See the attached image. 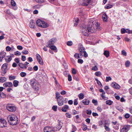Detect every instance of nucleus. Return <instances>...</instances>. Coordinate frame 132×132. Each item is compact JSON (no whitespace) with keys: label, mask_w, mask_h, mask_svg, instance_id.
Instances as JSON below:
<instances>
[{"label":"nucleus","mask_w":132,"mask_h":132,"mask_svg":"<svg viewBox=\"0 0 132 132\" xmlns=\"http://www.w3.org/2000/svg\"><path fill=\"white\" fill-rule=\"evenodd\" d=\"M99 23L91 21L88 23V25H85L82 28V34L85 36H88L90 32H95L96 29L99 28Z\"/></svg>","instance_id":"f257e3e1"},{"label":"nucleus","mask_w":132,"mask_h":132,"mask_svg":"<svg viewBox=\"0 0 132 132\" xmlns=\"http://www.w3.org/2000/svg\"><path fill=\"white\" fill-rule=\"evenodd\" d=\"M7 119L10 124L12 125H16L18 122V119L17 116L14 115L9 116Z\"/></svg>","instance_id":"f03ea898"},{"label":"nucleus","mask_w":132,"mask_h":132,"mask_svg":"<svg viewBox=\"0 0 132 132\" xmlns=\"http://www.w3.org/2000/svg\"><path fill=\"white\" fill-rule=\"evenodd\" d=\"M36 23L38 26L42 28H47L49 26L48 24L46 22L40 19L37 20Z\"/></svg>","instance_id":"7ed1b4c3"},{"label":"nucleus","mask_w":132,"mask_h":132,"mask_svg":"<svg viewBox=\"0 0 132 132\" xmlns=\"http://www.w3.org/2000/svg\"><path fill=\"white\" fill-rule=\"evenodd\" d=\"M30 83L31 86L35 90H38L39 89L38 83L34 79H31L30 80Z\"/></svg>","instance_id":"20e7f679"},{"label":"nucleus","mask_w":132,"mask_h":132,"mask_svg":"<svg viewBox=\"0 0 132 132\" xmlns=\"http://www.w3.org/2000/svg\"><path fill=\"white\" fill-rule=\"evenodd\" d=\"M8 64L7 63L4 64L2 65L1 68L2 71L1 72V75L2 76H4L6 72V69L7 68Z\"/></svg>","instance_id":"39448f33"},{"label":"nucleus","mask_w":132,"mask_h":132,"mask_svg":"<svg viewBox=\"0 0 132 132\" xmlns=\"http://www.w3.org/2000/svg\"><path fill=\"white\" fill-rule=\"evenodd\" d=\"M56 39L55 38H53L51 39L47 42V47H50V46L53 45L56 42Z\"/></svg>","instance_id":"423d86ee"},{"label":"nucleus","mask_w":132,"mask_h":132,"mask_svg":"<svg viewBox=\"0 0 132 132\" xmlns=\"http://www.w3.org/2000/svg\"><path fill=\"white\" fill-rule=\"evenodd\" d=\"M7 109L9 111L12 112L15 111L16 110V108L13 106L11 104H8L6 106Z\"/></svg>","instance_id":"0eeeda50"},{"label":"nucleus","mask_w":132,"mask_h":132,"mask_svg":"<svg viewBox=\"0 0 132 132\" xmlns=\"http://www.w3.org/2000/svg\"><path fill=\"white\" fill-rule=\"evenodd\" d=\"M44 132H55L53 127L50 126H46L44 129Z\"/></svg>","instance_id":"6e6552de"},{"label":"nucleus","mask_w":132,"mask_h":132,"mask_svg":"<svg viewBox=\"0 0 132 132\" xmlns=\"http://www.w3.org/2000/svg\"><path fill=\"white\" fill-rule=\"evenodd\" d=\"M7 126V123L6 121L4 119H0V127H5Z\"/></svg>","instance_id":"1a4fd4ad"},{"label":"nucleus","mask_w":132,"mask_h":132,"mask_svg":"<svg viewBox=\"0 0 132 132\" xmlns=\"http://www.w3.org/2000/svg\"><path fill=\"white\" fill-rule=\"evenodd\" d=\"M91 0H82L80 4L83 6H87L91 2Z\"/></svg>","instance_id":"9d476101"},{"label":"nucleus","mask_w":132,"mask_h":132,"mask_svg":"<svg viewBox=\"0 0 132 132\" xmlns=\"http://www.w3.org/2000/svg\"><path fill=\"white\" fill-rule=\"evenodd\" d=\"M36 57L39 63L41 65L43 64V62L42 59V58L41 56L38 54H36Z\"/></svg>","instance_id":"9b49d317"},{"label":"nucleus","mask_w":132,"mask_h":132,"mask_svg":"<svg viewBox=\"0 0 132 132\" xmlns=\"http://www.w3.org/2000/svg\"><path fill=\"white\" fill-rule=\"evenodd\" d=\"M4 87L5 88L8 87H11L13 86V84L12 82H5L3 84Z\"/></svg>","instance_id":"f8f14e48"},{"label":"nucleus","mask_w":132,"mask_h":132,"mask_svg":"<svg viewBox=\"0 0 132 132\" xmlns=\"http://www.w3.org/2000/svg\"><path fill=\"white\" fill-rule=\"evenodd\" d=\"M111 86L114 88L117 89H119L120 87L119 85L114 82L112 83L111 84Z\"/></svg>","instance_id":"ddd939ff"},{"label":"nucleus","mask_w":132,"mask_h":132,"mask_svg":"<svg viewBox=\"0 0 132 132\" xmlns=\"http://www.w3.org/2000/svg\"><path fill=\"white\" fill-rule=\"evenodd\" d=\"M6 53L4 51H2L0 53V61H2L3 58L5 57Z\"/></svg>","instance_id":"4468645a"},{"label":"nucleus","mask_w":132,"mask_h":132,"mask_svg":"<svg viewBox=\"0 0 132 132\" xmlns=\"http://www.w3.org/2000/svg\"><path fill=\"white\" fill-rule=\"evenodd\" d=\"M128 128V126H125L121 129L120 132H127L129 130Z\"/></svg>","instance_id":"2eb2a0df"},{"label":"nucleus","mask_w":132,"mask_h":132,"mask_svg":"<svg viewBox=\"0 0 132 132\" xmlns=\"http://www.w3.org/2000/svg\"><path fill=\"white\" fill-rule=\"evenodd\" d=\"M57 102L58 104L60 106L62 105L64 103V98L63 97L61 99H57Z\"/></svg>","instance_id":"dca6fc26"},{"label":"nucleus","mask_w":132,"mask_h":132,"mask_svg":"<svg viewBox=\"0 0 132 132\" xmlns=\"http://www.w3.org/2000/svg\"><path fill=\"white\" fill-rule=\"evenodd\" d=\"M69 109V106L67 105H64L62 109V111L64 112H66Z\"/></svg>","instance_id":"f3484780"},{"label":"nucleus","mask_w":132,"mask_h":132,"mask_svg":"<svg viewBox=\"0 0 132 132\" xmlns=\"http://www.w3.org/2000/svg\"><path fill=\"white\" fill-rule=\"evenodd\" d=\"M5 59L6 62H10L12 60V56H7L5 58Z\"/></svg>","instance_id":"a211bd4d"},{"label":"nucleus","mask_w":132,"mask_h":132,"mask_svg":"<svg viewBox=\"0 0 132 132\" xmlns=\"http://www.w3.org/2000/svg\"><path fill=\"white\" fill-rule=\"evenodd\" d=\"M50 47L52 50L54 51L55 52H57V50L56 47L53 45H51L50 47Z\"/></svg>","instance_id":"6ab92c4d"},{"label":"nucleus","mask_w":132,"mask_h":132,"mask_svg":"<svg viewBox=\"0 0 132 132\" xmlns=\"http://www.w3.org/2000/svg\"><path fill=\"white\" fill-rule=\"evenodd\" d=\"M29 26L30 27L34 29L35 28V23H34V21L33 20H31Z\"/></svg>","instance_id":"aec40b11"},{"label":"nucleus","mask_w":132,"mask_h":132,"mask_svg":"<svg viewBox=\"0 0 132 132\" xmlns=\"http://www.w3.org/2000/svg\"><path fill=\"white\" fill-rule=\"evenodd\" d=\"M74 26H76L79 22V19L77 18H75L74 19Z\"/></svg>","instance_id":"412c9836"},{"label":"nucleus","mask_w":132,"mask_h":132,"mask_svg":"<svg viewBox=\"0 0 132 132\" xmlns=\"http://www.w3.org/2000/svg\"><path fill=\"white\" fill-rule=\"evenodd\" d=\"M55 95L57 99H59L60 98L61 99L63 97L62 96H60V93L58 92L56 93Z\"/></svg>","instance_id":"4be33fe9"},{"label":"nucleus","mask_w":132,"mask_h":132,"mask_svg":"<svg viewBox=\"0 0 132 132\" xmlns=\"http://www.w3.org/2000/svg\"><path fill=\"white\" fill-rule=\"evenodd\" d=\"M102 18L104 21L106 22L107 20V16L106 13H104L102 15Z\"/></svg>","instance_id":"5701e85b"},{"label":"nucleus","mask_w":132,"mask_h":132,"mask_svg":"<svg viewBox=\"0 0 132 132\" xmlns=\"http://www.w3.org/2000/svg\"><path fill=\"white\" fill-rule=\"evenodd\" d=\"M82 103L85 105H88L89 103V101L87 100H84L82 101Z\"/></svg>","instance_id":"b1692460"},{"label":"nucleus","mask_w":132,"mask_h":132,"mask_svg":"<svg viewBox=\"0 0 132 132\" xmlns=\"http://www.w3.org/2000/svg\"><path fill=\"white\" fill-rule=\"evenodd\" d=\"M7 79L5 77H0V82L3 83L6 81Z\"/></svg>","instance_id":"393cba45"},{"label":"nucleus","mask_w":132,"mask_h":132,"mask_svg":"<svg viewBox=\"0 0 132 132\" xmlns=\"http://www.w3.org/2000/svg\"><path fill=\"white\" fill-rule=\"evenodd\" d=\"M103 54L107 57H108L109 56V52L108 51H105Z\"/></svg>","instance_id":"a878e982"},{"label":"nucleus","mask_w":132,"mask_h":132,"mask_svg":"<svg viewBox=\"0 0 132 132\" xmlns=\"http://www.w3.org/2000/svg\"><path fill=\"white\" fill-rule=\"evenodd\" d=\"M19 81L16 80H14L13 82V84L14 86L15 87H16L18 85Z\"/></svg>","instance_id":"bb28decb"},{"label":"nucleus","mask_w":132,"mask_h":132,"mask_svg":"<svg viewBox=\"0 0 132 132\" xmlns=\"http://www.w3.org/2000/svg\"><path fill=\"white\" fill-rule=\"evenodd\" d=\"M62 127V126L61 125L60 123V122L59 123L57 126H56V128H57V129L58 130H59Z\"/></svg>","instance_id":"cd10ccee"},{"label":"nucleus","mask_w":132,"mask_h":132,"mask_svg":"<svg viewBox=\"0 0 132 132\" xmlns=\"http://www.w3.org/2000/svg\"><path fill=\"white\" fill-rule=\"evenodd\" d=\"M92 70H94L95 71H96L98 70V68L97 65H95V66L93 67L92 69Z\"/></svg>","instance_id":"c85d7f7f"},{"label":"nucleus","mask_w":132,"mask_h":132,"mask_svg":"<svg viewBox=\"0 0 132 132\" xmlns=\"http://www.w3.org/2000/svg\"><path fill=\"white\" fill-rule=\"evenodd\" d=\"M11 3V5L13 7H15L16 6V3L14 0H12Z\"/></svg>","instance_id":"c756f323"},{"label":"nucleus","mask_w":132,"mask_h":132,"mask_svg":"<svg viewBox=\"0 0 132 132\" xmlns=\"http://www.w3.org/2000/svg\"><path fill=\"white\" fill-rule=\"evenodd\" d=\"M6 96V95L3 92H1V93L0 95V97L2 98H4Z\"/></svg>","instance_id":"7c9ffc66"},{"label":"nucleus","mask_w":132,"mask_h":132,"mask_svg":"<svg viewBox=\"0 0 132 132\" xmlns=\"http://www.w3.org/2000/svg\"><path fill=\"white\" fill-rule=\"evenodd\" d=\"M130 63L129 61H128L126 62L125 65L126 67H129L130 65Z\"/></svg>","instance_id":"2f4dec72"},{"label":"nucleus","mask_w":132,"mask_h":132,"mask_svg":"<svg viewBox=\"0 0 132 132\" xmlns=\"http://www.w3.org/2000/svg\"><path fill=\"white\" fill-rule=\"evenodd\" d=\"M95 74L96 76L98 77H100L101 74L100 71L96 72H95Z\"/></svg>","instance_id":"473e14b6"},{"label":"nucleus","mask_w":132,"mask_h":132,"mask_svg":"<svg viewBox=\"0 0 132 132\" xmlns=\"http://www.w3.org/2000/svg\"><path fill=\"white\" fill-rule=\"evenodd\" d=\"M78 97L79 98L82 99L84 98V95L82 93H80Z\"/></svg>","instance_id":"72a5a7b5"},{"label":"nucleus","mask_w":132,"mask_h":132,"mask_svg":"<svg viewBox=\"0 0 132 132\" xmlns=\"http://www.w3.org/2000/svg\"><path fill=\"white\" fill-rule=\"evenodd\" d=\"M85 48H84L83 46L81 45L80 47L79 48V51H84L85 50Z\"/></svg>","instance_id":"f704fd0d"},{"label":"nucleus","mask_w":132,"mask_h":132,"mask_svg":"<svg viewBox=\"0 0 132 132\" xmlns=\"http://www.w3.org/2000/svg\"><path fill=\"white\" fill-rule=\"evenodd\" d=\"M116 108L117 109L121 112L123 110L119 106H116Z\"/></svg>","instance_id":"c9c22d12"},{"label":"nucleus","mask_w":132,"mask_h":132,"mask_svg":"<svg viewBox=\"0 0 132 132\" xmlns=\"http://www.w3.org/2000/svg\"><path fill=\"white\" fill-rule=\"evenodd\" d=\"M20 74L21 76L22 77H24L26 75V73L24 72H21Z\"/></svg>","instance_id":"e433bc0d"},{"label":"nucleus","mask_w":132,"mask_h":132,"mask_svg":"<svg viewBox=\"0 0 132 132\" xmlns=\"http://www.w3.org/2000/svg\"><path fill=\"white\" fill-rule=\"evenodd\" d=\"M111 79L112 78L110 77H106L105 81L107 82H108L110 80H111Z\"/></svg>","instance_id":"4c0bfd02"},{"label":"nucleus","mask_w":132,"mask_h":132,"mask_svg":"<svg viewBox=\"0 0 132 132\" xmlns=\"http://www.w3.org/2000/svg\"><path fill=\"white\" fill-rule=\"evenodd\" d=\"M15 78V76H10L9 77V79L10 80H12L14 79Z\"/></svg>","instance_id":"58836bf2"},{"label":"nucleus","mask_w":132,"mask_h":132,"mask_svg":"<svg viewBox=\"0 0 132 132\" xmlns=\"http://www.w3.org/2000/svg\"><path fill=\"white\" fill-rule=\"evenodd\" d=\"M37 2L39 3H42L44 2V0H34Z\"/></svg>","instance_id":"ea45409f"},{"label":"nucleus","mask_w":132,"mask_h":132,"mask_svg":"<svg viewBox=\"0 0 132 132\" xmlns=\"http://www.w3.org/2000/svg\"><path fill=\"white\" fill-rule=\"evenodd\" d=\"M104 127H105V129L106 131H110V128L106 125L104 126Z\"/></svg>","instance_id":"a19ab883"},{"label":"nucleus","mask_w":132,"mask_h":132,"mask_svg":"<svg viewBox=\"0 0 132 132\" xmlns=\"http://www.w3.org/2000/svg\"><path fill=\"white\" fill-rule=\"evenodd\" d=\"M121 33L122 34H124L126 32H127V33L128 32V31H127L125 29L123 28L121 29Z\"/></svg>","instance_id":"79ce46f5"},{"label":"nucleus","mask_w":132,"mask_h":132,"mask_svg":"<svg viewBox=\"0 0 132 132\" xmlns=\"http://www.w3.org/2000/svg\"><path fill=\"white\" fill-rule=\"evenodd\" d=\"M57 106L56 105H54L52 107V109L55 111H57Z\"/></svg>","instance_id":"37998d69"},{"label":"nucleus","mask_w":132,"mask_h":132,"mask_svg":"<svg viewBox=\"0 0 132 132\" xmlns=\"http://www.w3.org/2000/svg\"><path fill=\"white\" fill-rule=\"evenodd\" d=\"M21 54V53L19 51H17L15 52L14 54L16 55H20Z\"/></svg>","instance_id":"c03bdc74"},{"label":"nucleus","mask_w":132,"mask_h":132,"mask_svg":"<svg viewBox=\"0 0 132 132\" xmlns=\"http://www.w3.org/2000/svg\"><path fill=\"white\" fill-rule=\"evenodd\" d=\"M106 103L107 104H108L109 105H110L112 104V101L110 100L107 101H106Z\"/></svg>","instance_id":"a18cd8bd"},{"label":"nucleus","mask_w":132,"mask_h":132,"mask_svg":"<svg viewBox=\"0 0 132 132\" xmlns=\"http://www.w3.org/2000/svg\"><path fill=\"white\" fill-rule=\"evenodd\" d=\"M79 54H80L78 53H76L74 55V57L77 59L79 58H80V57L79 55Z\"/></svg>","instance_id":"49530a36"},{"label":"nucleus","mask_w":132,"mask_h":132,"mask_svg":"<svg viewBox=\"0 0 132 132\" xmlns=\"http://www.w3.org/2000/svg\"><path fill=\"white\" fill-rule=\"evenodd\" d=\"M67 44L68 46H71L72 45V42L71 41H68L67 42Z\"/></svg>","instance_id":"de8ad7c7"},{"label":"nucleus","mask_w":132,"mask_h":132,"mask_svg":"<svg viewBox=\"0 0 132 132\" xmlns=\"http://www.w3.org/2000/svg\"><path fill=\"white\" fill-rule=\"evenodd\" d=\"M73 78L77 81H78L79 80V78L77 76L75 75H73Z\"/></svg>","instance_id":"09e8293b"},{"label":"nucleus","mask_w":132,"mask_h":132,"mask_svg":"<svg viewBox=\"0 0 132 132\" xmlns=\"http://www.w3.org/2000/svg\"><path fill=\"white\" fill-rule=\"evenodd\" d=\"M6 49V51L8 52L9 51L11 50V48L9 46H7Z\"/></svg>","instance_id":"8fccbe9b"},{"label":"nucleus","mask_w":132,"mask_h":132,"mask_svg":"<svg viewBox=\"0 0 132 132\" xmlns=\"http://www.w3.org/2000/svg\"><path fill=\"white\" fill-rule=\"evenodd\" d=\"M83 126L82 127V130L84 131H85L87 129V126L86 125H85L83 124Z\"/></svg>","instance_id":"3c124183"},{"label":"nucleus","mask_w":132,"mask_h":132,"mask_svg":"<svg viewBox=\"0 0 132 132\" xmlns=\"http://www.w3.org/2000/svg\"><path fill=\"white\" fill-rule=\"evenodd\" d=\"M92 102L95 105H97V100L93 99L92 100Z\"/></svg>","instance_id":"603ef678"},{"label":"nucleus","mask_w":132,"mask_h":132,"mask_svg":"<svg viewBox=\"0 0 132 132\" xmlns=\"http://www.w3.org/2000/svg\"><path fill=\"white\" fill-rule=\"evenodd\" d=\"M78 62L79 63H80V64H82L83 62V60L80 59H79L78 60Z\"/></svg>","instance_id":"864d4df0"},{"label":"nucleus","mask_w":132,"mask_h":132,"mask_svg":"<svg viewBox=\"0 0 132 132\" xmlns=\"http://www.w3.org/2000/svg\"><path fill=\"white\" fill-rule=\"evenodd\" d=\"M40 6L39 5H36L33 6V8L34 9H37L39 8Z\"/></svg>","instance_id":"5fc2aeb1"},{"label":"nucleus","mask_w":132,"mask_h":132,"mask_svg":"<svg viewBox=\"0 0 132 132\" xmlns=\"http://www.w3.org/2000/svg\"><path fill=\"white\" fill-rule=\"evenodd\" d=\"M72 73L73 74H75L76 73V71L74 68H73L72 70Z\"/></svg>","instance_id":"6e6d98bb"},{"label":"nucleus","mask_w":132,"mask_h":132,"mask_svg":"<svg viewBox=\"0 0 132 132\" xmlns=\"http://www.w3.org/2000/svg\"><path fill=\"white\" fill-rule=\"evenodd\" d=\"M65 115L67 118H70L71 117V115L68 112L66 113Z\"/></svg>","instance_id":"4d7b16f0"},{"label":"nucleus","mask_w":132,"mask_h":132,"mask_svg":"<svg viewBox=\"0 0 132 132\" xmlns=\"http://www.w3.org/2000/svg\"><path fill=\"white\" fill-rule=\"evenodd\" d=\"M24 64H23V63H20L19 64V65L20 67L22 68H24Z\"/></svg>","instance_id":"13d9d810"},{"label":"nucleus","mask_w":132,"mask_h":132,"mask_svg":"<svg viewBox=\"0 0 132 132\" xmlns=\"http://www.w3.org/2000/svg\"><path fill=\"white\" fill-rule=\"evenodd\" d=\"M122 54L123 55L126 56V53L124 50L122 51Z\"/></svg>","instance_id":"bf43d9fd"},{"label":"nucleus","mask_w":132,"mask_h":132,"mask_svg":"<svg viewBox=\"0 0 132 132\" xmlns=\"http://www.w3.org/2000/svg\"><path fill=\"white\" fill-rule=\"evenodd\" d=\"M68 81H71L72 80V77L70 75H69L68 76Z\"/></svg>","instance_id":"052dcab7"},{"label":"nucleus","mask_w":132,"mask_h":132,"mask_svg":"<svg viewBox=\"0 0 132 132\" xmlns=\"http://www.w3.org/2000/svg\"><path fill=\"white\" fill-rule=\"evenodd\" d=\"M104 94H101L100 95L102 97L103 99L104 100H106L107 99V98L105 97V96L104 95Z\"/></svg>","instance_id":"680f3d73"},{"label":"nucleus","mask_w":132,"mask_h":132,"mask_svg":"<svg viewBox=\"0 0 132 132\" xmlns=\"http://www.w3.org/2000/svg\"><path fill=\"white\" fill-rule=\"evenodd\" d=\"M130 115L129 114L126 113L125 115V117L126 119H128L129 118Z\"/></svg>","instance_id":"e2e57ef3"},{"label":"nucleus","mask_w":132,"mask_h":132,"mask_svg":"<svg viewBox=\"0 0 132 132\" xmlns=\"http://www.w3.org/2000/svg\"><path fill=\"white\" fill-rule=\"evenodd\" d=\"M18 49L19 50H21L23 49V47L22 46L20 45H18L17 46Z\"/></svg>","instance_id":"0e129e2a"},{"label":"nucleus","mask_w":132,"mask_h":132,"mask_svg":"<svg viewBox=\"0 0 132 132\" xmlns=\"http://www.w3.org/2000/svg\"><path fill=\"white\" fill-rule=\"evenodd\" d=\"M22 53L23 54H28V52L26 50H24L22 52Z\"/></svg>","instance_id":"69168bd1"},{"label":"nucleus","mask_w":132,"mask_h":132,"mask_svg":"<svg viewBox=\"0 0 132 132\" xmlns=\"http://www.w3.org/2000/svg\"><path fill=\"white\" fill-rule=\"evenodd\" d=\"M97 109L98 111L100 112H101L102 110L101 107L100 106H98L97 108Z\"/></svg>","instance_id":"338daca9"},{"label":"nucleus","mask_w":132,"mask_h":132,"mask_svg":"<svg viewBox=\"0 0 132 132\" xmlns=\"http://www.w3.org/2000/svg\"><path fill=\"white\" fill-rule=\"evenodd\" d=\"M129 92L130 94L132 95V87L129 89Z\"/></svg>","instance_id":"774afa93"}]
</instances>
